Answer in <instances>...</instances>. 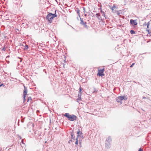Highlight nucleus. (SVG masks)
<instances>
[{
	"label": "nucleus",
	"instance_id": "1",
	"mask_svg": "<svg viewBox=\"0 0 151 151\" xmlns=\"http://www.w3.org/2000/svg\"><path fill=\"white\" fill-rule=\"evenodd\" d=\"M56 10L55 11V13L52 14L51 13H49L47 14V16L46 17V19L47 20L49 23H51L53 18L57 16L56 14Z\"/></svg>",
	"mask_w": 151,
	"mask_h": 151
},
{
	"label": "nucleus",
	"instance_id": "2",
	"mask_svg": "<svg viewBox=\"0 0 151 151\" xmlns=\"http://www.w3.org/2000/svg\"><path fill=\"white\" fill-rule=\"evenodd\" d=\"M64 116L67 118L68 120L70 121H73L76 120L77 117V116L74 114L70 115L68 113H65L64 114Z\"/></svg>",
	"mask_w": 151,
	"mask_h": 151
},
{
	"label": "nucleus",
	"instance_id": "3",
	"mask_svg": "<svg viewBox=\"0 0 151 151\" xmlns=\"http://www.w3.org/2000/svg\"><path fill=\"white\" fill-rule=\"evenodd\" d=\"M127 99V97L125 96H121L116 98V101L118 103H120V104H122V101L123 100H126Z\"/></svg>",
	"mask_w": 151,
	"mask_h": 151
},
{
	"label": "nucleus",
	"instance_id": "4",
	"mask_svg": "<svg viewBox=\"0 0 151 151\" xmlns=\"http://www.w3.org/2000/svg\"><path fill=\"white\" fill-rule=\"evenodd\" d=\"M104 68H103L102 69L98 70V73L97 74V76H101V77L104 76L105 75L104 72Z\"/></svg>",
	"mask_w": 151,
	"mask_h": 151
},
{
	"label": "nucleus",
	"instance_id": "5",
	"mask_svg": "<svg viewBox=\"0 0 151 151\" xmlns=\"http://www.w3.org/2000/svg\"><path fill=\"white\" fill-rule=\"evenodd\" d=\"M137 19L133 20L132 19H131L130 20V24L132 26H136L137 24Z\"/></svg>",
	"mask_w": 151,
	"mask_h": 151
},
{
	"label": "nucleus",
	"instance_id": "6",
	"mask_svg": "<svg viewBox=\"0 0 151 151\" xmlns=\"http://www.w3.org/2000/svg\"><path fill=\"white\" fill-rule=\"evenodd\" d=\"M27 93V89L26 87L24 86V89L23 91V97L24 99V101L25 100V98Z\"/></svg>",
	"mask_w": 151,
	"mask_h": 151
},
{
	"label": "nucleus",
	"instance_id": "7",
	"mask_svg": "<svg viewBox=\"0 0 151 151\" xmlns=\"http://www.w3.org/2000/svg\"><path fill=\"white\" fill-rule=\"evenodd\" d=\"M73 130H71V131H70V135L71 136V139H73L74 140L75 139V137L74 136V134L73 133Z\"/></svg>",
	"mask_w": 151,
	"mask_h": 151
},
{
	"label": "nucleus",
	"instance_id": "8",
	"mask_svg": "<svg viewBox=\"0 0 151 151\" xmlns=\"http://www.w3.org/2000/svg\"><path fill=\"white\" fill-rule=\"evenodd\" d=\"M110 143L106 142L105 143V147L107 149H109L110 147Z\"/></svg>",
	"mask_w": 151,
	"mask_h": 151
},
{
	"label": "nucleus",
	"instance_id": "9",
	"mask_svg": "<svg viewBox=\"0 0 151 151\" xmlns=\"http://www.w3.org/2000/svg\"><path fill=\"white\" fill-rule=\"evenodd\" d=\"M112 141L111 138L110 136H109L108 137L107 139H106V142H111Z\"/></svg>",
	"mask_w": 151,
	"mask_h": 151
},
{
	"label": "nucleus",
	"instance_id": "10",
	"mask_svg": "<svg viewBox=\"0 0 151 151\" xmlns=\"http://www.w3.org/2000/svg\"><path fill=\"white\" fill-rule=\"evenodd\" d=\"M76 11L77 12V14H78L79 17H80V10L78 8H76Z\"/></svg>",
	"mask_w": 151,
	"mask_h": 151
},
{
	"label": "nucleus",
	"instance_id": "11",
	"mask_svg": "<svg viewBox=\"0 0 151 151\" xmlns=\"http://www.w3.org/2000/svg\"><path fill=\"white\" fill-rule=\"evenodd\" d=\"M77 134L78 135H80L83 134L82 132H80V131L79 129H78V131H77Z\"/></svg>",
	"mask_w": 151,
	"mask_h": 151
},
{
	"label": "nucleus",
	"instance_id": "12",
	"mask_svg": "<svg viewBox=\"0 0 151 151\" xmlns=\"http://www.w3.org/2000/svg\"><path fill=\"white\" fill-rule=\"evenodd\" d=\"M28 48H29L28 45H26L24 46V50H27Z\"/></svg>",
	"mask_w": 151,
	"mask_h": 151
},
{
	"label": "nucleus",
	"instance_id": "13",
	"mask_svg": "<svg viewBox=\"0 0 151 151\" xmlns=\"http://www.w3.org/2000/svg\"><path fill=\"white\" fill-rule=\"evenodd\" d=\"M80 20L81 21V22H80V24H84V23L85 22L83 21V19L82 18H81V17H80Z\"/></svg>",
	"mask_w": 151,
	"mask_h": 151
},
{
	"label": "nucleus",
	"instance_id": "14",
	"mask_svg": "<svg viewBox=\"0 0 151 151\" xmlns=\"http://www.w3.org/2000/svg\"><path fill=\"white\" fill-rule=\"evenodd\" d=\"M130 32L131 34H136V33L133 30H131L130 31Z\"/></svg>",
	"mask_w": 151,
	"mask_h": 151
},
{
	"label": "nucleus",
	"instance_id": "15",
	"mask_svg": "<svg viewBox=\"0 0 151 151\" xmlns=\"http://www.w3.org/2000/svg\"><path fill=\"white\" fill-rule=\"evenodd\" d=\"M98 91V90H97L95 88H93V93H97Z\"/></svg>",
	"mask_w": 151,
	"mask_h": 151
},
{
	"label": "nucleus",
	"instance_id": "16",
	"mask_svg": "<svg viewBox=\"0 0 151 151\" xmlns=\"http://www.w3.org/2000/svg\"><path fill=\"white\" fill-rule=\"evenodd\" d=\"M82 89L81 88V86H80L79 88V93H82Z\"/></svg>",
	"mask_w": 151,
	"mask_h": 151
},
{
	"label": "nucleus",
	"instance_id": "17",
	"mask_svg": "<svg viewBox=\"0 0 151 151\" xmlns=\"http://www.w3.org/2000/svg\"><path fill=\"white\" fill-rule=\"evenodd\" d=\"M96 16L97 17L98 19H100L99 17L100 16V14L99 13H97L96 14Z\"/></svg>",
	"mask_w": 151,
	"mask_h": 151
},
{
	"label": "nucleus",
	"instance_id": "18",
	"mask_svg": "<svg viewBox=\"0 0 151 151\" xmlns=\"http://www.w3.org/2000/svg\"><path fill=\"white\" fill-rule=\"evenodd\" d=\"M81 100V97H78V98L76 99V101L77 102H79Z\"/></svg>",
	"mask_w": 151,
	"mask_h": 151
},
{
	"label": "nucleus",
	"instance_id": "19",
	"mask_svg": "<svg viewBox=\"0 0 151 151\" xmlns=\"http://www.w3.org/2000/svg\"><path fill=\"white\" fill-rule=\"evenodd\" d=\"M78 139H76V140L75 142V144L76 145H77L78 144Z\"/></svg>",
	"mask_w": 151,
	"mask_h": 151
},
{
	"label": "nucleus",
	"instance_id": "20",
	"mask_svg": "<svg viewBox=\"0 0 151 151\" xmlns=\"http://www.w3.org/2000/svg\"><path fill=\"white\" fill-rule=\"evenodd\" d=\"M32 100L31 97H28V99L27 100V102H29V101L30 100Z\"/></svg>",
	"mask_w": 151,
	"mask_h": 151
},
{
	"label": "nucleus",
	"instance_id": "21",
	"mask_svg": "<svg viewBox=\"0 0 151 151\" xmlns=\"http://www.w3.org/2000/svg\"><path fill=\"white\" fill-rule=\"evenodd\" d=\"M79 145L80 147H81V141L79 140Z\"/></svg>",
	"mask_w": 151,
	"mask_h": 151
},
{
	"label": "nucleus",
	"instance_id": "22",
	"mask_svg": "<svg viewBox=\"0 0 151 151\" xmlns=\"http://www.w3.org/2000/svg\"><path fill=\"white\" fill-rule=\"evenodd\" d=\"M73 142V140H72V139H71L68 141V143L70 144V143L71 142Z\"/></svg>",
	"mask_w": 151,
	"mask_h": 151
},
{
	"label": "nucleus",
	"instance_id": "23",
	"mask_svg": "<svg viewBox=\"0 0 151 151\" xmlns=\"http://www.w3.org/2000/svg\"><path fill=\"white\" fill-rule=\"evenodd\" d=\"M134 64H135V63H132V65H130V68L132 67L134 65Z\"/></svg>",
	"mask_w": 151,
	"mask_h": 151
},
{
	"label": "nucleus",
	"instance_id": "24",
	"mask_svg": "<svg viewBox=\"0 0 151 151\" xmlns=\"http://www.w3.org/2000/svg\"><path fill=\"white\" fill-rule=\"evenodd\" d=\"M81 93H79L78 95V97H81Z\"/></svg>",
	"mask_w": 151,
	"mask_h": 151
},
{
	"label": "nucleus",
	"instance_id": "25",
	"mask_svg": "<svg viewBox=\"0 0 151 151\" xmlns=\"http://www.w3.org/2000/svg\"><path fill=\"white\" fill-rule=\"evenodd\" d=\"M138 151H143V150L141 148H140L139 149Z\"/></svg>",
	"mask_w": 151,
	"mask_h": 151
},
{
	"label": "nucleus",
	"instance_id": "26",
	"mask_svg": "<svg viewBox=\"0 0 151 151\" xmlns=\"http://www.w3.org/2000/svg\"><path fill=\"white\" fill-rule=\"evenodd\" d=\"M85 28H86V29H88V26H87V25H86H86H85L84 26V27Z\"/></svg>",
	"mask_w": 151,
	"mask_h": 151
},
{
	"label": "nucleus",
	"instance_id": "27",
	"mask_svg": "<svg viewBox=\"0 0 151 151\" xmlns=\"http://www.w3.org/2000/svg\"><path fill=\"white\" fill-rule=\"evenodd\" d=\"M146 25L149 26L150 24V22H148L147 23H146Z\"/></svg>",
	"mask_w": 151,
	"mask_h": 151
},
{
	"label": "nucleus",
	"instance_id": "28",
	"mask_svg": "<svg viewBox=\"0 0 151 151\" xmlns=\"http://www.w3.org/2000/svg\"><path fill=\"white\" fill-rule=\"evenodd\" d=\"M102 14L103 16H105V13L104 12L102 13Z\"/></svg>",
	"mask_w": 151,
	"mask_h": 151
},
{
	"label": "nucleus",
	"instance_id": "29",
	"mask_svg": "<svg viewBox=\"0 0 151 151\" xmlns=\"http://www.w3.org/2000/svg\"><path fill=\"white\" fill-rule=\"evenodd\" d=\"M86 24H87V23L86 22H85L84 23V24H83L81 25H82L84 26L85 25H86Z\"/></svg>",
	"mask_w": 151,
	"mask_h": 151
},
{
	"label": "nucleus",
	"instance_id": "30",
	"mask_svg": "<svg viewBox=\"0 0 151 151\" xmlns=\"http://www.w3.org/2000/svg\"><path fill=\"white\" fill-rule=\"evenodd\" d=\"M83 12H84V13H85V8L84 7H83Z\"/></svg>",
	"mask_w": 151,
	"mask_h": 151
},
{
	"label": "nucleus",
	"instance_id": "31",
	"mask_svg": "<svg viewBox=\"0 0 151 151\" xmlns=\"http://www.w3.org/2000/svg\"><path fill=\"white\" fill-rule=\"evenodd\" d=\"M80 136V135H77V137H76V139H78V137H79V136Z\"/></svg>",
	"mask_w": 151,
	"mask_h": 151
},
{
	"label": "nucleus",
	"instance_id": "32",
	"mask_svg": "<svg viewBox=\"0 0 151 151\" xmlns=\"http://www.w3.org/2000/svg\"><path fill=\"white\" fill-rule=\"evenodd\" d=\"M5 47H4L1 50H2H2L5 51Z\"/></svg>",
	"mask_w": 151,
	"mask_h": 151
},
{
	"label": "nucleus",
	"instance_id": "33",
	"mask_svg": "<svg viewBox=\"0 0 151 151\" xmlns=\"http://www.w3.org/2000/svg\"><path fill=\"white\" fill-rule=\"evenodd\" d=\"M101 21H102V22H103V23H104V19H101Z\"/></svg>",
	"mask_w": 151,
	"mask_h": 151
},
{
	"label": "nucleus",
	"instance_id": "34",
	"mask_svg": "<svg viewBox=\"0 0 151 151\" xmlns=\"http://www.w3.org/2000/svg\"><path fill=\"white\" fill-rule=\"evenodd\" d=\"M146 25H147L146 23L145 22L143 24V25L144 26H146Z\"/></svg>",
	"mask_w": 151,
	"mask_h": 151
},
{
	"label": "nucleus",
	"instance_id": "35",
	"mask_svg": "<svg viewBox=\"0 0 151 151\" xmlns=\"http://www.w3.org/2000/svg\"><path fill=\"white\" fill-rule=\"evenodd\" d=\"M3 86V83H1V84H0V87Z\"/></svg>",
	"mask_w": 151,
	"mask_h": 151
},
{
	"label": "nucleus",
	"instance_id": "36",
	"mask_svg": "<svg viewBox=\"0 0 151 151\" xmlns=\"http://www.w3.org/2000/svg\"><path fill=\"white\" fill-rule=\"evenodd\" d=\"M146 31L147 32H148V31H150V29H147Z\"/></svg>",
	"mask_w": 151,
	"mask_h": 151
},
{
	"label": "nucleus",
	"instance_id": "37",
	"mask_svg": "<svg viewBox=\"0 0 151 151\" xmlns=\"http://www.w3.org/2000/svg\"><path fill=\"white\" fill-rule=\"evenodd\" d=\"M21 142H22V143L24 144L23 140L22 139V140Z\"/></svg>",
	"mask_w": 151,
	"mask_h": 151
},
{
	"label": "nucleus",
	"instance_id": "38",
	"mask_svg": "<svg viewBox=\"0 0 151 151\" xmlns=\"http://www.w3.org/2000/svg\"><path fill=\"white\" fill-rule=\"evenodd\" d=\"M150 33H151L150 32V31H148V34H150Z\"/></svg>",
	"mask_w": 151,
	"mask_h": 151
},
{
	"label": "nucleus",
	"instance_id": "39",
	"mask_svg": "<svg viewBox=\"0 0 151 151\" xmlns=\"http://www.w3.org/2000/svg\"><path fill=\"white\" fill-rule=\"evenodd\" d=\"M147 29H149V26H147Z\"/></svg>",
	"mask_w": 151,
	"mask_h": 151
},
{
	"label": "nucleus",
	"instance_id": "40",
	"mask_svg": "<svg viewBox=\"0 0 151 151\" xmlns=\"http://www.w3.org/2000/svg\"><path fill=\"white\" fill-rule=\"evenodd\" d=\"M24 23H23L22 24V25H23V26H24Z\"/></svg>",
	"mask_w": 151,
	"mask_h": 151
},
{
	"label": "nucleus",
	"instance_id": "41",
	"mask_svg": "<svg viewBox=\"0 0 151 151\" xmlns=\"http://www.w3.org/2000/svg\"><path fill=\"white\" fill-rule=\"evenodd\" d=\"M43 71H45V73H47V72L44 69L43 70Z\"/></svg>",
	"mask_w": 151,
	"mask_h": 151
},
{
	"label": "nucleus",
	"instance_id": "42",
	"mask_svg": "<svg viewBox=\"0 0 151 151\" xmlns=\"http://www.w3.org/2000/svg\"><path fill=\"white\" fill-rule=\"evenodd\" d=\"M143 99H146V97H144V96H143V98H142Z\"/></svg>",
	"mask_w": 151,
	"mask_h": 151
},
{
	"label": "nucleus",
	"instance_id": "43",
	"mask_svg": "<svg viewBox=\"0 0 151 151\" xmlns=\"http://www.w3.org/2000/svg\"><path fill=\"white\" fill-rule=\"evenodd\" d=\"M115 8V7L113 6V7H112V9H112V10H113V8Z\"/></svg>",
	"mask_w": 151,
	"mask_h": 151
},
{
	"label": "nucleus",
	"instance_id": "44",
	"mask_svg": "<svg viewBox=\"0 0 151 151\" xmlns=\"http://www.w3.org/2000/svg\"><path fill=\"white\" fill-rule=\"evenodd\" d=\"M104 17H105V19H107V17H106L105 16H104Z\"/></svg>",
	"mask_w": 151,
	"mask_h": 151
},
{
	"label": "nucleus",
	"instance_id": "45",
	"mask_svg": "<svg viewBox=\"0 0 151 151\" xmlns=\"http://www.w3.org/2000/svg\"><path fill=\"white\" fill-rule=\"evenodd\" d=\"M21 122H24V120H21Z\"/></svg>",
	"mask_w": 151,
	"mask_h": 151
},
{
	"label": "nucleus",
	"instance_id": "46",
	"mask_svg": "<svg viewBox=\"0 0 151 151\" xmlns=\"http://www.w3.org/2000/svg\"><path fill=\"white\" fill-rule=\"evenodd\" d=\"M84 15H85V16H86V15H87V14H84Z\"/></svg>",
	"mask_w": 151,
	"mask_h": 151
},
{
	"label": "nucleus",
	"instance_id": "47",
	"mask_svg": "<svg viewBox=\"0 0 151 151\" xmlns=\"http://www.w3.org/2000/svg\"><path fill=\"white\" fill-rule=\"evenodd\" d=\"M73 28L74 29L73 27H72L70 26Z\"/></svg>",
	"mask_w": 151,
	"mask_h": 151
},
{
	"label": "nucleus",
	"instance_id": "48",
	"mask_svg": "<svg viewBox=\"0 0 151 151\" xmlns=\"http://www.w3.org/2000/svg\"><path fill=\"white\" fill-rule=\"evenodd\" d=\"M27 25V24H26L25 25V26H26Z\"/></svg>",
	"mask_w": 151,
	"mask_h": 151
},
{
	"label": "nucleus",
	"instance_id": "49",
	"mask_svg": "<svg viewBox=\"0 0 151 151\" xmlns=\"http://www.w3.org/2000/svg\"><path fill=\"white\" fill-rule=\"evenodd\" d=\"M17 29V30H19L18 29Z\"/></svg>",
	"mask_w": 151,
	"mask_h": 151
},
{
	"label": "nucleus",
	"instance_id": "50",
	"mask_svg": "<svg viewBox=\"0 0 151 151\" xmlns=\"http://www.w3.org/2000/svg\"><path fill=\"white\" fill-rule=\"evenodd\" d=\"M77 19H78V17H77Z\"/></svg>",
	"mask_w": 151,
	"mask_h": 151
},
{
	"label": "nucleus",
	"instance_id": "51",
	"mask_svg": "<svg viewBox=\"0 0 151 151\" xmlns=\"http://www.w3.org/2000/svg\"><path fill=\"white\" fill-rule=\"evenodd\" d=\"M20 62H22V60H20Z\"/></svg>",
	"mask_w": 151,
	"mask_h": 151
}]
</instances>
